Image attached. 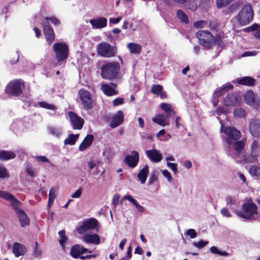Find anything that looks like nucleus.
I'll use <instances>...</instances> for the list:
<instances>
[{
	"label": "nucleus",
	"instance_id": "f257e3e1",
	"mask_svg": "<svg viewBox=\"0 0 260 260\" xmlns=\"http://www.w3.org/2000/svg\"><path fill=\"white\" fill-rule=\"evenodd\" d=\"M120 66L117 62H107L101 69V76L103 79L112 80L118 75Z\"/></svg>",
	"mask_w": 260,
	"mask_h": 260
},
{
	"label": "nucleus",
	"instance_id": "f03ea898",
	"mask_svg": "<svg viewBox=\"0 0 260 260\" xmlns=\"http://www.w3.org/2000/svg\"><path fill=\"white\" fill-rule=\"evenodd\" d=\"M196 36L198 39L199 43L206 48H210L214 42H216L218 45L220 43L215 39L211 32L208 30H199L196 33Z\"/></svg>",
	"mask_w": 260,
	"mask_h": 260
},
{
	"label": "nucleus",
	"instance_id": "7ed1b4c3",
	"mask_svg": "<svg viewBox=\"0 0 260 260\" xmlns=\"http://www.w3.org/2000/svg\"><path fill=\"white\" fill-rule=\"evenodd\" d=\"M237 215L241 218L247 219H255L257 215V208L253 203H246L242 206V212L236 211Z\"/></svg>",
	"mask_w": 260,
	"mask_h": 260
},
{
	"label": "nucleus",
	"instance_id": "20e7f679",
	"mask_svg": "<svg viewBox=\"0 0 260 260\" xmlns=\"http://www.w3.org/2000/svg\"><path fill=\"white\" fill-rule=\"evenodd\" d=\"M253 12L250 6L247 5L243 7L236 18L241 25L248 24L253 19Z\"/></svg>",
	"mask_w": 260,
	"mask_h": 260
},
{
	"label": "nucleus",
	"instance_id": "39448f33",
	"mask_svg": "<svg viewBox=\"0 0 260 260\" xmlns=\"http://www.w3.org/2000/svg\"><path fill=\"white\" fill-rule=\"evenodd\" d=\"M53 50L58 62L63 61L67 59L69 55V47L66 43L62 42L54 43Z\"/></svg>",
	"mask_w": 260,
	"mask_h": 260
},
{
	"label": "nucleus",
	"instance_id": "423d86ee",
	"mask_svg": "<svg viewBox=\"0 0 260 260\" xmlns=\"http://www.w3.org/2000/svg\"><path fill=\"white\" fill-rule=\"evenodd\" d=\"M98 54L102 57L110 58L114 57L117 53V49L115 46L108 43H100L97 48Z\"/></svg>",
	"mask_w": 260,
	"mask_h": 260
},
{
	"label": "nucleus",
	"instance_id": "0eeeda50",
	"mask_svg": "<svg viewBox=\"0 0 260 260\" xmlns=\"http://www.w3.org/2000/svg\"><path fill=\"white\" fill-rule=\"evenodd\" d=\"M78 93L84 109L88 110L94 107L95 102L88 90L81 89L79 90Z\"/></svg>",
	"mask_w": 260,
	"mask_h": 260
},
{
	"label": "nucleus",
	"instance_id": "6e6552de",
	"mask_svg": "<svg viewBox=\"0 0 260 260\" xmlns=\"http://www.w3.org/2000/svg\"><path fill=\"white\" fill-rule=\"evenodd\" d=\"M23 86L24 83L21 80H13L8 83L5 91L9 95L17 96L22 93Z\"/></svg>",
	"mask_w": 260,
	"mask_h": 260
},
{
	"label": "nucleus",
	"instance_id": "1a4fd4ad",
	"mask_svg": "<svg viewBox=\"0 0 260 260\" xmlns=\"http://www.w3.org/2000/svg\"><path fill=\"white\" fill-rule=\"evenodd\" d=\"M222 131L227 136L226 142L229 145H232L233 141L238 140L241 138L240 132L234 127H221Z\"/></svg>",
	"mask_w": 260,
	"mask_h": 260
},
{
	"label": "nucleus",
	"instance_id": "9d476101",
	"mask_svg": "<svg viewBox=\"0 0 260 260\" xmlns=\"http://www.w3.org/2000/svg\"><path fill=\"white\" fill-rule=\"evenodd\" d=\"M98 225V221L94 218H90L83 221L82 224L77 228V232L82 234L86 232L96 229Z\"/></svg>",
	"mask_w": 260,
	"mask_h": 260
},
{
	"label": "nucleus",
	"instance_id": "9b49d317",
	"mask_svg": "<svg viewBox=\"0 0 260 260\" xmlns=\"http://www.w3.org/2000/svg\"><path fill=\"white\" fill-rule=\"evenodd\" d=\"M245 103L254 108H260V102L256 98L255 95L251 90H248L244 95Z\"/></svg>",
	"mask_w": 260,
	"mask_h": 260
},
{
	"label": "nucleus",
	"instance_id": "f8f14e48",
	"mask_svg": "<svg viewBox=\"0 0 260 260\" xmlns=\"http://www.w3.org/2000/svg\"><path fill=\"white\" fill-rule=\"evenodd\" d=\"M69 116L73 129H81L82 128L84 122L83 119L73 112H69Z\"/></svg>",
	"mask_w": 260,
	"mask_h": 260
},
{
	"label": "nucleus",
	"instance_id": "ddd939ff",
	"mask_svg": "<svg viewBox=\"0 0 260 260\" xmlns=\"http://www.w3.org/2000/svg\"><path fill=\"white\" fill-rule=\"evenodd\" d=\"M47 19L45 22H42L44 32L45 35L46 39L49 44H51L55 38V35L53 29L50 26L49 23L47 22Z\"/></svg>",
	"mask_w": 260,
	"mask_h": 260
},
{
	"label": "nucleus",
	"instance_id": "4468645a",
	"mask_svg": "<svg viewBox=\"0 0 260 260\" xmlns=\"http://www.w3.org/2000/svg\"><path fill=\"white\" fill-rule=\"evenodd\" d=\"M139 160V155L137 151H132L131 154L127 155L124 158V161L129 167L135 168Z\"/></svg>",
	"mask_w": 260,
	"mask_h": 260
},
{
	"label": "nucleus",
	"instance_id": "2eb2a0df",
	"mask_svg": "<svg viewBox=\"0 0 260 260\" xmlns=\"http://www.w3.org/2000/svg\"><path fill=\"white\" fill-rule=\"evenodd\" d=\"M145 153L149 159L153 162H159L162 159V155L156 149H152L145 151Z\"/></svg>",
	"mask_w": 260,
	"mask_h": 260
},
{
	"label": "nucleus",
	"instance_id": "dca6fc26",
	"mask_svg": "<svg viewBox=\"0 0 260 260\" xmlns=\"http://www.w3.org/2000/svg\"><path fill=\"white\" fill-rule=\"evenodd\" d=\"M249 129L253 137L258 138L260 136V120L257 119L251 120L249 124Z\"/></svg>",
	"mask_w": 260,
	"mask_h": 260
},
{
	"label": "nucleus",
	"instance_id": "f3484780",
	"mask_svg": "<svg viewBox=\"0 0 260 260\" xmlns=\"http://www.w3.org/2000/svg\"><path fill=\"white\" fill-rule=\"evenodd\" d=\"M101 89L107 96H113L117 94L116 84L114 83L102 84Z\"/></svg>",
	"mask_w": 260,
	"mask_h": 260
},
{
	"label": "nucleus",
	"instance_id": "a211bd4d",
	"mask_svg": "<svg viewBox=\"0 0 260 260\" xmlns=\"http://www.w3.org/2000/svg\"><path fill=\"white\" fill-rule=\"evenodd\" d=\"M169 118L170 117L165 114H158L154 116L152 120L153 122L165 127L170 124Z\"/></svg>",
	"mask_w": 260,
	"mask_h": 260
},
{
	"label": "nucleus",
	"instance_id": "6ab92c4d",
	"mask_svg": "<svg viewBox=\"0 0 260 260\" xmlns=\"http://www.w3.org/2000/svg\"><path fill=\"white\" fill-rule=\"evenodd\" d=\"M124 115L121 110L117 111L112 117L109 125L111 128H115L119 125L123 121Z\"/></svg>",
	"mask_w": 260,
	"mask_h": 260
},
{
	"label": "nucleus",
	"instance_id": "aec40b11",
	"mask_svg": "<svg viewBox=\"0 0 260 260\" xmlns=\"http://www.w3.org/2000/svg\"><path fill=\"white\" fill-rule=\"evenodd\" d=\"M89 23L91 24L92 28L101 29L107 26V20L106 18L101 17L90 19Z\"/></svg>",
	"mask_w": 260,
	"mask_h": 260
},
{
	"label": "nucleus",
	"instance_id": "412c9836",
	"mask_svg": "<svg viewBox=\"0 0 260 260\" xmlns=\"http://www.w3.org/2000/svg\"><path fill=\"white\" fill-rule=\"evenodd\" d=\"M86 252L91 253V251L79 245L73 246L70 250L71 255L75 258H79L80 254Z\"/></svg>",
	"mask_w": 260,
	"mask_h": 260
},
{
	"label": "nucleus",
	"instance_id": "4be33fe9",
	"mask_svg": "<svg viewBox=\"0 0 260 260\" xmlns=\"http://www.w3.org/2000/svg\"><path fill=\"white\" fill-rule=\"evenodd\" d=\"M82 239L85 242L88 243L98 245L100 243V237L96 234H86L83 236Z\"/></svg>",
	"mask_w": 260,
	"mask_h": 260
},
{
	"label": "nucleus",
	"instance_id": "5701e85b",
	"mask_svg": "<svg viewBox=\"0 0 260 260\" xmlns=\"http://www.w3.org/2000/svg\"><path fill=\"white\" fill-rule=\"evenodd\" d=\"M240 102V98L235 94L229 95L224 99V103L227 106L238 105Z\"/></svg>",
	"mask_w": 260,
	"mask_h": 260
},
{
	"label": "nucleus",
	"instance_id": "b1692460",
	"mask_svg": "<svg viewBox=\"0 0 260 260\" xmlns=\"http://www.w3.org/2000/svg\"><path fill=\"white\" fill-rule=\"evenodd\" d=\"M12 252L16 257L23 255L26 252L25 246L20 243H15L13 246Z\"/></svg>",
	"mask_w": 260,
	"mask_h": 260
},
{
	"label": "nucleus",
	"instance_id": "393cba45",
	"mask_svg": "<svg viewBox=\"0 0 260 260\" xmlns=\"http://www.w3.org/2000/svg\"><path fill=\"white\" fill-rule=\"evenodd\" d=\"M260 152V145L258 141L254 140L250 145V155L255 159L257 158Z\"/></svg>",
	"mask_w": 260,
	"mask_h": 260
},
{
	"label": "nucleus",
	"instance_id": "a878e982",
	"mask_svg": "<svg viewBox=\"0 0 260 260\" xmlns=\"http://www.w3.org/2000/svg\"><path fill=\"white\" fill-rule=\"evenodd\" d=\"M93 138V135H88L79 145V150L81 151H83L88 148L92 144Z\"/></svg>",
	"mask_w": 260,
	"mask_h": 260
},
{
	"label": "nucleus",
	"instance_id": "bb28decb",
	"mask_svg": "<svg viewBox=\"0 0 260 260\" xmlns=\"http://www.w3.org/2000/svg\"><path fill=\"white\" fill-rule=\"evenodd\" d=\"M194 26L196 28L209 27L212 30L216 29V25L212 24L211 21H199L194 23Z\"/></svg>",
	"mask_w": 260,
	"mask_h": 260
},
{
	"label": "nucleus",
	"instance_id": "cd10ccee",
	"mask_svg": "<svg viewBox=\"0 0 260 260\" xmlns=\"http://www.w3.org/2000/svg\"><path fill=\"white\" fill-rule=\"evenodd\" d=\"M243 31L245 32L254 31L253 34L254 37L260 40V28L259 25L254 23L251 26L243 29Z\"/></svg>",
	"mask_w": 260,
	"mask_h": 260
},
{
	"label": "nucleus",
	"instance_id": "c85d7f7f",
	"mask_svg": "<svg viewBox=\"0 0 260 260\" xmlns=\"http://www.w3.org/2000/svg\"><path fill=\"white\" fill-rule=\"evenodd\" d=\"M246 142V139H243L239 141L234 140L233 141V144L232 145H233V148L235 151L237 153H240L244 149Z\"/></svg>",
	"mask_w": 260,
	"mask_h": 260
},
{
	"label": "nucleus",
	"instance_id": "c756f323",
	"mask_svg": "<svg viewBox=\"0 0 260 260\" xmlns=\"http://www.w3.org/2000/svg\"><path fill=\"white\" fill-rule=\"evenodd\" d=\"M237 82L241 85L253 86L255 84V80L250 77H244L237 79Z\"/></svg>",
	"mask_w": 260,
	"mask_h": 260
},
{
	"label": "nucleus",
	"instance_id": "7c9ffc66",
	"mask_svg": "<svg viewBox=\"0 0 260 260\" xmlns=\"http://www.w3.org/2000/svg\"><path fill=\"white\" fill-rule=\"evenodd\" d=\"M233 87V85L228 84L220 88H217L213 93V96L215 98H218L223 93L227 92L229 90L232 89Z\"/></svg>",
	"mask_w": 260,
	"mask_h": 260
},
{
	"label": "nucleus",
	"instance_id": "2f4dec72",
	"mask_svg": "<svg viewBox=\"0 0 260 260\" xmlns=\"http://www.w3.org/2000/svg\"><path fill=\"white\" fill-rule=\"evenodd\" d=\"M149 172L148 166L146 165L137 174V177L141 183L143 184L145 183Z\"/></svg>",
	"mask_w": 260,
	"mask_h": 260
},
{
	"label": "nucleus",
	"instance_id": "473e14b6",
	"mask_svg": "<svg viewBox=\"0 0 260 260\" xmlns=\"http://www.w3.org/2000/svg\"><path fill=\"white\" fill-rule=\"evenodd\" d=\"M160 107L166 113L168 117H171L175 114V112L173 109L171 105L167 103H161L160 105Z\"/></svg>",
	"mask_w": 260,
	"mask_h": 260
},
{
	"label": "nucleus",
	"instance_id": "72a5a7b5",
	"mask_svg": "<svg viewBox=\"0 0 260 260\" xmlns=\"http://www.w3.org/2000/svg\"><path fill=\"white\" fill-rule=\"evenodd\" d=\"M16 154L15 152L11 151L2 150L0 151V160H7L13 159L15 157Z\"/></svg>",
	"mask_w": 260,
	"mask_h": 260
},
{
	"label": "nucleus",
	"instance_id": "f704fd0d",
	"mask_svg": "<svg viewBox=\"0 0 260 260\" xmlns=\"http://www.w3.org/2000/svg\"><path fill=\"white\" fill-rule=\"evenodd\" d=\"M127 47L132 54H139L142 49L140 45L134 43H129L127 44Z\"/></svg>",
	"mask_w": 260,
	"mask_h": 260
},
{
	"label": "nucleus",
	"instance_id": "c9c22d12",
	"mask_svg": "<svg viewBox=\"0 0 260 260\" xmlns=\"http://www.w3.org/2000/svg\"><path fill=\"white\" fill-rule=\"evenodd\" d=\"M17 214L19 216V220L21 226H24L28 224L29 219L24 213V212L21 209H18Z\"/></svg>",
	"mask_w": 260,
	"mask_h": 260
},
{
	"label": "nucleus",
	"instance_id": "e433bc0d",
	"mask_svg": "<svg viewBox=\"0 0 260 260\" xmlns=\"http://www.w3.org/2000/svg\"><path fill=\"white\" fill-rule=\"evenodd\" d=\"M151 92L155 94L159 95L161 98H165L166 95L162 91V87L158 84H154L151 87Z\"/></svg>",
	"mask_w": 260,
	"mask_h": 260
},
{
	"label": "nucleus",
	"instance_id": "4c0bfd02",
	"mask_svg": "<svg viewBox=\"0 0 260 260\" xmlns=\"http://www.w3.org/2000/svg\"><path fill=\"white\" fill-rule=\"evenodd\" d=\"M47 130L50 134L56 137H59L62 133L61 128L58 126H49L48 127Z\"/></svg>",
	"mask_w": 260,
	"mask_h": 260
},
{
	"label": "nucleus",
	"instance_id": "58836bf2",
	"mask_svg": "<svg viewBox=\"0 0 260 260\" xmlns=\"http://www.w3.org/2000/svg\"><path fill=\"white\" fill-rule=\"evenodd\" d=\"M79 134L74 135L71 134L69 137L64 140V145H73L75 144L76 141L79 138Z\"/></svg>",
	"mask_w": 260,
	"mask_h": 260
},
{
	"label": "nucleus",
	"instance_id": "ea45409f",
	"mask_svg": "<svg viewBox=\"0 0 260 260\" xmlns=\"http://www.w3.org/2000/svg\"><path fill=\"white\" fill-rule=\"evenodd\" d=\"M60 239L59 240V244L61 246L62 249L65 250L66 244L68 242V239L65 235V232L64 231H61L58 233Z\"/></svg>",
	"mask_w": 260,
	"mask_h": 260
},
{
	"label": "nucleus",
	"instance_id": "a19ab883",
	"mask_svg": "<svg viewBox=\"0 0 260 260\" xmlns=\"http://www.w3.org/2000/svg\"><path fill=\"white\" fill-rule=\"evenodd\" d=\"M177 17L182 22L185 23H187L188 22L187 16L182 10L177 11Z\"/></svg>",
	"mask_w": 260,
	"mask_h": 260
},
{
	"label": "nucleus",
	"instance_id": "79ce46f5",
	"mask_svg": "<svg viewBox=\"0 0 260 260\" xmlns=\"http://www.w3.org/2000/svg\"><path fill=\"white\" fill-rule=\"evenodd\" d=\"M11 206L15 210L16 213L17 212L18 209H20L19 207L21 203L18 201L13 196L12 197V199L9 200Z\"/></svg>",
	"mask_w": 260,
	"mask_h": 260
},
{
	"label": "nucleus",
	"instance_id": "37998d69",
	"mask_svg": "<svg viewBox=\"0 0 260 260\" xmlns=\"http://www.w3.org/2000/svg\"><path fill=\"white\" fill-rule=\"evenodd\" d=\"M232 0H216V5L218 8L221 9L229 5Z\"/></svg>",
	"mask_w": 260,
	"mask_h": 260
},
{
	"label": "nucleus",
	"instance_id": "c03bdc74",
	"mask_svg": "<svg viewBox=\"0 0 260 260\" xmlns=\"http://www.w3.org/2000/svg\"><path fill=\"white\" fill-rule=\"evenodd\" d=\"M210 252L214 254H217L220 255L222 256H228L229 255V253L226 251H220L218 250V249L215 246H212L210 248Z\"/></svg>",
	"mask_w": 260,
	"mask_h": 260
},
{
	"label": "nucleus",
	"instance_id": "a18cd8bd",
	"mask_svg": "<svg viewBox=\"0 0 260 260\" xmlns=\"http://www.w3.org/2000/svg\"><path fill=\"white\" fill-rule=\"evenodd\" d=\"M38 104L40 107L45 109L52 110L53 111H55L56 109V107L53 105L47 103L45 102H39Z\"/></svg>",
	"mask_w": 260,
	"mask_h": 260
},
{
	"label": "nucleus",
	"instance_id": "49530a36",
	"mask_svg": "<svg viewBox=\"0 0 260 260\" xmlns=\"http://www.w3.org/2000/svg\"><path fill=\"white\" fill-rule=\"evenodd\" d=\"M234 114L235 116L237 117L242 118L246 116V112L245 110L242 108H237L235 110Z\"/></svg>",
	"mask_w": 260,
	"mask_h": 260
},
{
	"label": "nucleus",
	"instance_id": "de8ad7c7",
	"mask_svg": "<svg viewBox=\"0 0 260 260\" xmlns=\"http://www.w3.org/2000/svg\"><path fill=\"white\" fill-rule=\"evenodd\" d=\"M249 172L253 176H257L260 174V167L252 166L249 169Z\"/></svg>",
	"mask_w": 260,
	"mask_h": 260
},
{
	"label": "nucleus",
	"instance_id": "09e8293b",
	"mask_svg": "<svg viewBox=\"0 0 260 260\" xmlns=\"http://www.w3.org/2000/svg\"><path fill=\"white\" fill-rule=\"evenodd\" d=\"M100 164V161L98 159L91 160L87 162L89 168L91 170L94 168H97Z\"/></svg>",
	"mask_w": 260,
	"mask_h": 260
},
{
	"label": "nucleus",
	"instance_id": "8fccbe9b",
	"mask_svg": "<svg viewBox=\"0 0 260 260\" xmlns=\"http://www.w3.org/2000/svg\"><path fill=\"white\" fill-rule=\"evenodd\" d=\"M55 190L54 188H51L50 190L49 193V201H48V205L50 206V205L53 204V202L55 198Z\"/></svg>",
	"mask_w": 260,
	"mask_h": 260
},
{
	"label": "nucleus",
	"instance_id": "3c124183",
	"mask_svg": "<svg viewBox=\"0 0 260 260\" xmlns=\"http://www.w3.org/2000/svg\"><path fill=\"white\" fill-rule=\"evenodd\" d=\"M8 177L9 173L6 168L2 165H0V178H7Z\"/></svg>",
	"mask_w": 260,
	"mask_h": 260
},
{
	"label": "nucleus",
	"instance_id": "603ef678",
	"mask_svg": "<svg viewBox=\"0 0 260 260\" xmlns=\"http://www.w3.org/2000/svg\"><path fill=\"white\" fill-rule=\"evenodd\" d=\"M26 172L28 175L34 177L36 175V170L31 166L27 165L25 168Z\"/></svg>",
	"mask_w": 260,
	"mask_h": 260
},
{
	"label": "nucleus",
	"instance_id": "864d4df0",
	"mask_svg": "<svg viewBox=\"0 0 260 260\" xmlns=\"http://www.w3.org/2000/svg\"><path fill=\"white\" fill-rule=\"evenodd\" d=\"M12 196L13 195L6 191L0 190V198H2L7 201H9V200L12 199Z\"/></svg>",
	"mask_w": 260,
	"mask_h": 260
},
{
	"label": "nucleus",
	"instance_id": "5fc2aeb1",
	"mask_svg": "<svg viewBox=\"0 0 260 260\" xmlns=\"http://www.w3.org/2000/svg\"><path fill=\"white\" fill-rule=\"evenodd\" d=\"M160 172L169 182H171L172 181L173 179L172 176L167 170H161Z\"/></svg>",
	"mask_w": 260,
	"mask_h": 260
},
{
	"label": "nucleus",
	"instance_id": "6e6d98bb",
	"mask_svg": "<svg viewBox=\"0 0 260 260\" xmlns=\"http://www.w3.org/2000/svg\"><path fill=\"white\" fill-rule=\"evenodd\" d=\"M42 254V251L38 246V244L37 242L35 244V247L33 250V254L36 257L40 256Z\"/></svg>",
	"mask_w": 260,
	"mask_h": 260
},
{
	"label": "nucleus",
	"instance_id": "4d7b16f0",
	"mask_svg": "<svg viewBox=\"0 0 260 260\" xmlns=\"http://www.w3.org/2000/svg\"><path fill=\"white\" fill-rule=\"evenodd\" d=\"M167 166L170 168L174 174H176L177 173V165L176 164L167 162Z\"/></svg>",
	"mask_w": 260,
	"mask_h": 260
},
{
	"label": "nucleus",
	"instance_id": "13d9d810",
	"mask_svg": "<svg viewBox=\"0 0 260 260\" xmlns=\"http://www.w3.org/2000/svg\"><path fill=\"white\" fill-rule=\"evenodd\" d=\"M208 243V241H200L197 242H194L193 245L198 248H201L207 245Z\"/></svg>",
	"mask_w": 260,
	"mask_h": 260
},
{
	"label": "nucleus",
	"instance_id": "bf43d9fd",
	"mask_svg": "<svg viewBox=\"0 0 260 260\" xmlns=\"http://www.w3.org/2000/svg\"><path fill=\"white\" fill-rule=\"evenodd\" d=\"M47 19V22L49 23L48 20H50L54 25H58L59 24V21L55 17H46L45 20L43 22H45L46 19Z\"/></svg>",
	"mask_w": 260,
	"mask_h": 260
},
{
	"label": "nucleus",
	"instance_id": "052dcab7",
	"mask_svg": "<svg viewBox=\"0 0 260 260\" xmlns=\"http://www.w3.org/2000/svg\"><path fill=\"white\" fill-rule=\"evenodd\" d=\"M158 180V177L156 174L153 173L149 177L148 180V184L151 185Z\"/></svg>",
	"mask_w": 260,
	"mask_h": 260
},
{
	"label": "nucleus",
	"instance_id": "680f3d73",
	"mask_svg": "<svg viewBox=\"0 0 260 260\" xmlns=\"http://www.w3.org/2000/svg\"><path fill=\"white\" fill-rule=\"evenodd\" d=\"M122 200H128L129 202L132 203L134 206H135L138 203L137 201L134 199L132 196L130 195H125L123 196Z\"/></svg>",
	"mask_w": 260,
	"mask_h": 260
},
{
	"label": "nucleus",
	"instance_id": "e2e57ef3",
	"mask_svg": "<svg viewBox=\"0 0 260 260\" xmlns=\"http://www.w3.org/2000/svg\"><path fill=\"white\" fill-rule=\"evenodd\" d=\"M36 159L39 162L49 163V160L45 156H37L35 157Z\"/></svg>",
	"mask_w": 260,
	"mask_h": 260
},
{
	"label": "nucleus",
	"instance_id": "0e129e2a",
	"mask_svg": "<svg viewBox=\"0 0 260 260\" xmlns=\"http://www.w3.org/2000/svg\"><path fill=\"white\" fill-rule=\"evenodd\" d=\"M221 214L224 217L230 218L232 216V214L230 213L229 210L226 208H224L221 210Z\"/></svg>",
	"mask_w": 260,
	"mask_h": 260
},
{
	"label": "nucleus",
	"instance_id": "69168bd1",
	"mask_svg": "<svg viewBox=\"0 0 260 260\" xmlns=\"http://www.w3.org/2000/svg\"><path fill=\"white\" fill-rule=\"evenodd\" d=\"M186 234L190 236V238H194L197 236V233L193 229H189L186 232Z\"/></svg>",
	"mask_w": 260,
	"mask_h": 260
},
{
	"label": "nucleus",
	"instance_id": "338daca9",
	"mask_svg": "<svg viewBox=\"0 0 260 260\" xmlns=\"http://www.w3.org/2000/svg\"><path fill=\"white\" fill-rule=\"evenodd\" d=\"M82 192V188H79L74 193H73L71 195V197L73 198H78L81 195Z\"/></svg>",
	"mask_w": 260,
	"mask_h": 260
},
{
	"label": "nucleus",
	"instance_id": "774afa93",
	"mask_svg": "<svg viewBox=\"0 0 260 260\" xmlns=\"http://www.w3.org/2000/svg\"><path fill=\"white\" fill-rule=\"evenodd\" d=\"M124 99L123 98H117L113 101L114 106H117L123 103Z\"/></svg>",
	"mask_w": 260,
	"mask_h": 260
}]
</instances>
